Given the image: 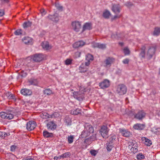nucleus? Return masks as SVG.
<instances>
[{
  "mask_svg": "<svg viewBox=\"0 0 160 160\" xmlns=\"http://www.w3.org/2000/svg\"><path fill=\"white\" fill-rule=\"evenodd\" d=\"M146 47L145 46H143L141 48V52L140 54V55L142 57L144 58L146 55L149 58H151L154 55L156 51V48L154 47L150 48L148 49L147 52L145 53V51Z\"/></svg>",
  "mask_w": 160,
  "mask_h": 160,
  "instance_id": "f257e3e1",
  "label": "nucleus"
},
{
  "mask_svg": "<svg viewBox=\"0 0 160 160\" xmlns=\"http://www.w3.org/2000/svg\"><path fill=\"white\" fill-rule=\"evenodd\" d=\"M0 116L2 118L8 120L11 119L15 116L13 112L12 111L1 112L0 113Z\"/></svg>",
  "mask_w": 160,
  "mask_h": 160,
  "instance_id": "f03ea898",
  "label": "nucleus"
},
{
  "mask_svg": "<svg viewBox=\"0 0 160 160\" xmlns=\"http://www.w3.org/2000/svg\"><path fill=\"white\" fill-rule=\"evenodd\" d=\"M128 148L131 152L133 153L137 152L138 151L137 144L135 141L130 142Z\"/></svg>",
  "mask_w": 160,
  "mask_h": 160,
  "instance_id": "7ed1b4c3",
  "label": "nucleus"
},
{
  "mask_svg": "<svg viewBox=\"0 0 160 160\" xmlns=\"http://www.w3.org/2000/svg\"><path fill=\"white\" fill-rule=\"evenodd\" d=\"M45 58V55L41 53H39L34 54L32 57L31 58L35 62H39L43 60Z\"/></svg>",
  "mask_w": 160,
  "mask_h": 160,
  "instance_id": "20e7f679",
  "label": "nucleus"
},
{
  "mask_svg": "<svg viewBox=\"0 0 160 160\" xmlns=\"http://www.w3.org/2000/svg\"><path fill=\"white\" fill-rule=\"evenodd\" d=\"M81 26V23L78 21H75L72 23V27L74 31L76 32H78Z\"/></svg>",
  "mask_w": 160,
  "mask_h": 160,
  "instance_id": "39448f33",
  "label": "nucleus"
},
{
  "mask_svg": "<svg viewBox=\"0 0 160 160\" xmlns=\"http://www.w3.org/2000/svg\"><path fill=\"white\" fill-rule=\"evenodd\" d=\"M109 131V129L107 127L103 126L101 128L100 133L103 138H107L108 137Z\"/></svg>",
  "mask_w": 160,
  "mask_h": 160,
  "instance_id": "423d86ee",
  "label": "nucleus"
},
{
  "mask_svg": "<svg viewBox=\"0 0 160 160\" xmlns=\"http://www.w3.org/2000/svg\"><path fill=\"white\" fill-rule=\"evenodd\" d=\"M117 91L120 95H122L126 92V87L123 85H120L118 86Z\"/></svg>",
  "mask_w": 160,
  "mask_h": 160,
  "instance_id": "0eeeda50",
  "label": "nucleus"
},
{
  "mask_svg": "<svg viewBox=\"0 0 160 160\" xmlns=\"http://www.w3.org/2000/svg\"><path fill=\"white\" fill-rule=\"evenodd\" d=\"M115 61V59L112 57H108L104 62V66L106 67H109Z\"/></svg>",
  "mask_w": 160,
  "mask_h": 160,
  "instance_id": "6e6552de",
  "label": "nucleus"
},
{
  "mask_svg": "<svg viewBox=\"0 0 160 160\" xmlns=\"http://www.w3.org/2000/svg\"><path fill=\"white\" fill-rule=\"evenodd\" d=\"M36 126V123L34 121H30L27 124V129L28 131L33 130Z\"/></svg>",
  "mask_w": 160,
  "mask_h": 160,
  "instance_id": "1a4fd4ad",
  "label": "nucleus"
},
{
  "mask_svg": "<svg viewBox=\"0 0 160 160\" xmlns=\"http://www.w3.org/2000/svg\"><path fill=\"white\" fill-rule=\"evenodd\" d=\"M92 28V24L91 22H86L83 26L81 33H83L86 30H90Z\"/></svg>",
  "mask_w": 160,
  "mask_h": 160,
  "instance_id": "9d476101",
  "label": "nucleus"
},
{
  "mask_svg": "<svg viewBox=\"0 0 160 160\" xmlns=\"http://www.w3.org/2000/svg\"><path fill=\"white\" fill-rule=\"evenodd\" d=\"M83 93L79 92H74L72 93V96L74 98H75L79 100H80L83 98Z\"/></svg>",
  "mask_w": 160,
  "mask_h": 160,
  "instance_id": "9b49d317",
  "label": "nucleus"
},
{
  "mask_svg": "<svg viewBox=\"0 0 160 160\" xmlns=\"http://www.w3.org/2000/svg\"><path fill=\"white\" fill-rule=\"evenodd\" d=\"M110 85V81L107 79L104 80L103 82L99 83L100 87L102 89H105L108 87Z\"/></svg>",
  "mask_w": 160,
  "mask_h": 160,
  "instance_id": "f8f14e48",
  "label": "nucleus"
},
{
  "mask_svg": "<svg viewBox=\"0 0 160 160\" xmlns=\"http://www.w3.org/2000/svg\"><path fill=\"white\" fill-rule=\"evenodd\" d=\"M21 93L25 96H30L32 93V91L27 88H23L21 90Z\"/></svg>",
  "mask_w": 160,
  "mask_h": 160,
  "instance_id": "ddd939ff",
  "label": "nucleus"
},
{
  "mask_svg": "<svg viewBox=\"0 0 160 160\" xmlns=\"http://www.w3.org/2000/svg\"><path fill=\"white\" fill-rule=\"evenodd\" d=\"M84 130L90 134L93 133L94 129L93 127L88 123H86L85 125Z\"/></svg>",
  "mask_w": 160,
  "mask_h": 160,
  "instance_id": "4468645a",
  "label": "nucleus"
},
{
  "mask_svg": "<svg viewBox=\"0 0 160 160\" xmlns=\"http://www.w3.org/2000/svg\"><path fill=\"white\" fill-rule=\"evenodd\" d=\"M119 131L120 132L124 137H129L130 135V132L127 130L123 128H120Z\"/></svg>",
  "mask_w": 160,
  "mask_h": 160,
  "instance_id": "2eb2a0df",
  "label": "nucleus"
},
{
  "mask_svg": "<svg viewBox=\"0 0 160 160\" xmlns=\"http://www.w3.org/2000/svg\"><path fill=\"white\" fill-rule=\"evenodd\" d=\"M146 115V113L143 111H139L135 116V117L136 118L140 120L144 118Z\"/></svg>",
  "mask_w": 160,
  "mask_h": 160,
  "instance_id": "dca6fc26",
  "label": "nucleus"
},
{
  "mask_svg": "<svg viewBox=\"0 0 160 160\" xmlns=\"http://www.w3.org/2000/svg\"><path fill=\"white\" fill-rule=\"evenodd\" d=\"M22 41L25 44H32L33 43L32 38L28 37H24L22 39Z\"/></svg>",
  "mask_w": 160,
  "mask_h": 160,
  "instance_id": "f3484780",
  "label": "nucleus"
},
{
  "mask_svg": "<svg viewBox=\"0 0 160 160\" xmlns=\"http://www.w3.org/2000/svg\"><path fill=\"white\" fill-rule=\"evenodd\" d=\"M85 44V42L82 41L75 42L73 44V47L75 48L82 47Z\"/></svg>",
  "mask_w": 160,
  "mask_h": 160,
  "instance_id": "a211bd4d",
  "label": "nucleus"
},
{
  "mask_svg": "<svg viewBox=\"0 0 160 160\" xmlns=\"http://www.w3.org/2000/svg\"><path fill=\"white\" fill-rule=\"evenodd\" d=\"M92 47L93 48H97L102 49H104L106 48L105 44L98 43H92Z\"/></svg>",
  "mask_w": 160,
  "mask_h": 160,
  "instance_id": "6ab92c4d",
  "label": "nucleus"
},
{
  "mask_svg": "<svg viewBox=\"0 0 160 160\" xmlns=\"http://www.w3.org/2000/svg\"><path fill=\"white\" fill-rule=\"evenodd\" d=\"M90 62L87 61V62H85V68H84V65L83 64H82L80 66L79 68V69L82 72H85L87 71L88 68L87 67L90 64Z\"/></svg>",
  "mask_w": 160,
  "mask_h": 160,
  "instance_id": "aec40b11",
  "label": "nucleus"
},
{
  "mask_svg": "<svg viewBox=\"0 0 160 160\" xmlns=\"http://www.w3.org/2000/svg\"><path fill=\"white\" fill-rule=\"evenodd\" d=\"M118 141V138L115 135H112L109 138V142L113 144L116 143Z\"/></svg>",
  "mask_w": 160,
  "mask_h": 160,
  "instance_id": "412c9836",
  "label": "nucleus"
},
{
  "mask_svg": "<svg viewBox=\"0 0 160 160\" xmlns=\"http://www.w3.org/2000/svg\"><path fill=\"white\" fill-rule=\"evenodd\" d=\"M41 45L43 48L46 50H50L52 48V46L47 42H43Z\"/></svg>",
  "mask_w": 160,
  "mask_h": 160,
  "instance_id": "4be33fe9",
  "label": "nucleus"
},
{
  "mask_svg": "<svg viewBox=\"0 0 160 160\" xmlns=\"http://www.w3.org/2000/svg\"><path fill=\"white\" fill-rule=\"evenodd\" d=\"M48 17L49 19L55 22H57L59 20L58 15L57 13L53 16L49 15Z\"/></svg>",
  "mask_w": 160,
  "mask_h": 160,
  "instance_id": "5701e85b",
  "label": "nucleus"
},
{
  "mask_svg": "<svg viewBox=\"0 0 160 160\" xmlns=\"http://www.w3.org/2000/svg\"><path fill=\"white\" fill-rule=\"evenodd\" d=\"M96 139V135L91 136L90 138H87L85 140L84 142L88 145L91 143V142Z\"/></svg>",
  "mask_w": 160,
  "mask_h": 160,
  "instance_id": "b1692460",
  "label": "nucleus"
},
{
  "mask_svg": "<svg viewBox=\"0 0 160 160\" xmlns=\"http://www.w3.org/2000/svg\"><path fill=\"white\" fill-rule=\"evenodd\" d=\"M145 127V126L143 124L140 123H137L134 125L133 128L137 130H141L143 129Z\"/></svg>",
  "mask_w": 160,
  "mask_h": 160,
  "instance_id": "393cba45",
  "label": "nucleus"
},
{
  "mask_svg": "<svg viewBox=\"0 0 160 160\" xmlns=\"http://www.w3.org/2000/svg\"><path fill=\"white\" fill-rule=\"evenodd\" d=\"M142 139L144 144L147 146H149L152 144V141L146 138L142 137Z\"/></svg>",
  "mask_w": 160,
  "mask_h": 160,
  "instance_id": "a878e982",
  "label": "nucleus"
},
{
  "mask_svg": "<svg viewBox=\"0 0 160 160\" xmlns=\"http://www.w3.org/2000/svg\"><path fill=\"white\" fill-rule=\"evenodd\" d=\"M56 125L52 121L49 122L47 124L48 129L52 130L55 129L56 128Z\"/></svg>",
  "mask_w": 160,
  "mask_h": 160,
  "instance_id": "bb28decb",
  "label": "nucleus"
},
{
  "mask_svg": "<svg viewBox=\"0 0 160 160\" xmlns=\"http://www.w3.org/2000/svg\"><path fill=\"white\" fill-rule=\"evenodd\" d=\"M64 122L68 126L71 125L72 121L71 118L68 116H66L65 118Z\"/></svg>",
  "mask_w": 160,
  "mask_h": 160,
  "instance_id": "cd10ccee",
  "label": "nucleus"
},
{
  "mask_svg": "<svg viewBox=\"0 0 160 160\" xmlns=\"http://www.w3.org/2000/svg\"><path fill=\"white\" fill-rule=\"evenodd\" d=\"M112 10L116 14L119 13L120 12L119 8L118 5H114L113 6Z\"/></svg>",
  "mask_w": 160,
  "mask_h": 160,
  "instance_id": "c85d7f7f",
  "label": "nucleus"
},
{
  "mask_svg": "<svg viewBox=\"0 0 160 160\" xmlns=\"http://www.w3.org/2000/svg\"><path fill=\"white\" fill-rule=\"evenodd\" d=\"M40 117L42 118L47 119L51 118V115H49L47 113L44 112L40 114Z\"/></svg>",
  "mask_w": 160,
  "mask_h": 160,
  "instance_id": "c756f323",
  "label": "nucleus"
},
{
  "mask_svg": "<svg viewBox=\"0 0 160 160\" xmlns=\"http://www.w3.org/2000/svg\"><path fill=\"white\" fill-rule=\"evenodd\" d=\"M90 134L89 132H87L84 129L82 132L80 136L82 138H85L89 136Z\"/></svg>",
  "mask_w": 160,
  "mask_h": 160,
  "instance_id": "7c9ffc66",
  "label": "nucleus"
},
{
  "mask_svg": "<svg viewBox=\"0 0 160 160\" xmlns=\"http://www.w3.org/2000/svg\"><path fill=\"white\" fill-rule=\"evenodd\" d=\"M160 34V28L156 27L155 29L153 32V35L154 36H158Z\"/></svg>",
  "mask_w": 160,
  "mask_h": 160,
  "instance_id": "2f4dec72",
  "label": "nucleus"
},
{
  "mask_svg": "<svg viewBox=\"0 0 160 160\" xmlns=\"http://www.w3.org/2000/svg\"><path fill=\"white\" fill-rule=\"evenodd\" d=\"M80 110L79 108H77L76 109H72L71 111V113L72 114L77 115L80 113Z\"/></svg>",
  "mask_w": 160,
  "mask_h": 160,
  "instance_id": "473e14b6",
  "label": "nucleus"
},
{
  "mask_svg": "<svg viewBox=\"0 0 160 160\" xmlns=\"http://www.w3.org/2000/svg\"><path fill=\"white\" fill-rule=\"evenodd\" d=\"M110 15V12L108 10H106L103 12V16L105 18H108Z\"/></svg>",
  "mask_w": 160,
  "mask_h": 160,
  "instance_id": "72a5a7b5",
  "label": "nucleus"
},
{
  "mask_svg": "<svg viewBox=\"0 0 160 160\" xmlns=\"http://www.w3.org/2000/svg\"><path fill=\"white\" fill-rule=\"evenodd\" d=\"M86 60L87 61L90 62L92 61L93 59V56L92 55L90 54H88L86 56Z\"/></svg>",
  "mask_w": 160,
  "mask_h": 160,
  "instance_id": "f704fd0d",
  "label": "nucleus"
},
{
  "mask_svg": "<svg viewBox=\"0 0 160 160\" xmlns=\"http://www.w3.org/2000/svg\"><path fill=\"white\" fill-rule=\"evenodd\" d=\"M152 130L154 133L157 134L160 133V128L154 127L152 128Z\"/></svg>",
  "mask_w": 160,
  "mask_h": 160,
  "instance_id": "c9c22d12",
  "label": "nucleus"
},
{
  "mask_svg": "<svg viewBox=\"0 0 160 160\" xmlns=\"http://www.w3.org/2000/svg\"><path fill=\"white\" fill-rule=\"evenodd\" d=\"M43 135L44 137L48 138L52 137L53 135L52 133H49L47 131H44L43 132Z\"/></svg>",
  "mask_w": 160,
  "mask_h": 160,
  "instance_id": "e433bc0d",
  "label": "nucleus"
},
{
  "mask_svg": "<svg viewBox=\"0 0 160 160\" xmlns=\"http://www.w3.org/2000/svg\"><path fill=\"white\" fill-rule=\"evenodd\" d=\"M74 137L73 135H70L68 137V141L69 143H72L73 141Z\"/></svg>",
  "mask_w": 160,
  "mask_h": 160,
  "instance_id": "4c0bfd02",
  "label": "nucleus"
},
{
  "mask_svg": "<svg viewBox=\"0 0 160 160\" xmlns=\"http://www.w3.org/2000/svg\"><path fill=\"white\" fill-rule=\"evenodd\" d=\"M145 158L144 156L141 153H139L137 156V158L138 160H141Z\"/></svg>",
  "mask_w": 160,
  "mask_h": 160,
  "instance_id": "58836bf2",
  "label": "nucleus"
},
{
  "mask_svg": "<svg viewBox=\"0 0 160 160\" xmlns=\"http://www.w3.org/2000/svg\"><path fill=\"white\" fill-rule=\"evenodd\" d=\"M43 92L44 94L47 95H49L52 93V90L50 89H45Z\"/></svg>",
  "mask_w": 160,
  "mask_h": 160,
  "instance_id": "ea45409f",
  "label": "nucleus"
},
{
  "mask_svg": "<svg viewBox=\"0 0 160 160\" xmlns=\"http://www.w3.org/2000/svg\"><path fill=\"white\" fill-rule=\"evenodd\" d=\"M114 144L109 142L107 145V149L108 151H110L112 150V147H113Z\"/></svg>",
  "mask_w": 160,
  "mask_h": 160,
  "instance_id": "a19ab883",
  "label": "nucleus"
},
{
  "mask_svg": "<svg viewBox=\"0 0 160 160\" xmlns=\"http://www.w3.org/2000/svg\"><path fill=\"white\" fill-rule=\"evenodd\" d=\"M31 25V23L29 21L25 22L23 24V27L24 28H27L30 26Z\"/></svg>",
  "mask_w": 160,
  "mask_h": 160,
  "instance_id": "79ce46f5",
  "label": "nucleus"
},
{
  "mask_svg": "<svg viewBox=\"0 0 160 160\" xmlns=\"http://www.w3.org/2000/svg\"><path fill=\"white\" fill-rule=\"evenodd\" d=\"M123 52L126 55H128L130 53V51L127 47L123 49Z\"/></svg>",
  "mask_w": 160,
  "mask_h": 160,
  "instance_id": "37998d69",
  "label": "nucleus"
},
{
  "mask_svg": "<svg viewBox=\"0 0 160 160\" xmlns=\"http://www.w3.org/2000/svg\"><path fill=\"white\" fill-rule=\"evenodd\" d=\"M22 32L21 29H18L16 30L14 34L16 35H19L22 34Z\"/></svg>",
  "mask_w": 160,
  "mask_h": 160,
  "instance_id": "c03bdc74",
  "label": "nucleus"
},
{
  "mask_svg": "<svg viewBox=\"0 0 160 160\" xmlns=\"http://www.w3.org/2000/svg\"><path fill=\"white\" fill-rule=\"evenodd\" d=\"M81 56V52L77 51L75 53L74 57L75 58H78L80 57Z\"/></svg>",
  "mask_w": 160,
  "mask_h": 160,
  "instance_id": "a18cd8bd",
  "label": "nucleus"
},
{
  "mask_svg": "<svg viewBox=\"0 0 160 160\" xmlns=\"http://www.w3.org/2000/svg\"><path fill=\"white\" fill-rule=\"evenodd\" d=\"M59 113L58 112H55L53 114L51 115V118H57L59 116Z\"/></svg>",
  "mask_w": 160,
  "mask_h": 160,
  "instance_id": "49530a36",
  "label": "nucleus"
},
{
  "mask_svg": "<svg viewBox=\"0 0 160 160\" xmlns=\"http://www.w3.org/2000/svg\"><path fill=\"white\" fill-rule=\"evenodd\" d=\"M72 61V59H67L65 61V64L66 65H69L71 63Z\"/></svg>",
  "mask_w": 160,
  "mask_h": 160,
  "instance_id": "de8ad7c7",
  "label": "nucleus"
},
{
  "mask_svg": "<svg viewBox=\"0 0 160 160\" xmlns=\"http://www.w3.org/2000/svg\"><path fill=\"white\" fill-rule=\"evenodd\" d=\"M6 135H7V134L4 132H0V137L2 138H4Z\"/></svg>",
  "mask_w": 160,
  "mask_h": 160,
  "instance_id": "09e8293b",
  "label": "nucleus"
},
{
  "mask_svg": "<svg viewBox=\"0 0 160 160\" xmlns=\"http://www.w3.org/2000/svg\"><path fill=\"white\" fill-rule=\"evenodd\" d=\"M40 12L42 16H43L45 15L46 13L44 9L43 8L41 9L40 10Z\"/></svg>",
  "mask_w": 160,
  "mask_h": 160,
  "instance_id": "8fccbe9b",
  "label": "nucleus"
},
{
  "mask_svg": "<svg viewBox=\"0 0 160 160\" xmlns=\"http://www.w3.org/2000/svg\"><path fill=\"white\" fill-rule=\"evenodd\" d=\"M97 152L95 150H92L90 151L91 154L94 156H95L97 154Z\"/></svg>",
  "mask_w": 160,
  "mask_h": 160,
  "instance_id": "3c124183",
  "label": "nucleus"
},
{
  "mask_svg": "<svg viewBox=\"0 0 160 160\" xmlns=\"http://www.w3.org/2000/svg\"><path fill=\"white\" fill-rule=\"evenodd\" d=\"M129 61V60L128 58H126L123 60L122 61V62L124 64H126L128 63Z\"/></svg>",
  "mask_w": 160,
  "mask_h": 160,
  "instance_id": "603ef678",
  "label": "nucleus"
},
{
  "mask_svg": "<svg viewBox=\"0 0 160 160\" xmlns=\"http://www.w3.org/2000/svg\"><path fill=\"white\" fill-rule=\"evenodd\" d=\"M64 158H68L70 156V153L68 152H66L64 153Z\"/></svg>",
  "mask_w": 160,
  "mask_h": 160,
  "instance_id": "864d4df0",
  "label": "nucleus"
},
{
  "mask_svg": "<svg viewBox=\"0 0 160 160\" xmlns=\"http://www.w3.org/2000/svg\"><path fill=\"white\" fill-rule=\"evenodd\" d=\"M4 14V10L2 9H0V17L3 16Z\"/></svg>",
  "mask_w": 160,
  "mask_h": 160,
  "instance_id": "5fc2aeb1",
  "label": "nucleus"
},
{
  "mask_svg": "<svg viewBox=\"0 0 160 160\" xmlns=\"http://www.w3.org/2000/svg\"><path fill=\"white\" fill-rule=\"evenodd\" d=\"M16 146L14 145H12L11 147V150L12 151H14L16 148Z\"/></svg>",
  "mask_w": 160,
  "mask_h": 160,
  "instance_id": "6e6d98bb",
  "label": "nucleus"
},
{
  "mask_svg": "<svg viewBox=\"0 0 160 160\" xmlns=\"http://www.w3.org/2000/svg\"><path fill=\"white\" fill-rule=\"evenodd\" d=\"M55 6L59 10H61L62 9V7L61 6H60L58 4H56Z\"/></svg>",
  "mask_w": 160,
  "mask_h": 160,
  "instance_id": "4d7b16f0",
  "label": "nucleus"
},
{
  "mask_svg": "<svg viewBox=\"0 0 160 160\" xmlns=\"http://www.w3.org/2000/svg\"><path fill=\"white\" fill-rule=\"evenodd\" d=\"M121 17L120 15H116L112 18V19H114L117 18H119Z\"/></svg>",
  "mask_w": 160,
  "mask_h": 160,
  "instance_id": "13d9d810",
  "label": "nucleus"
},
{
  "mask_svg": "<svg viewBox=\"0 0 160 160\" xmlns=\"http://www.w3.org/2000/svg\"><path fill=\"white\" fill-rule=\"evenodd\" d=\"M24 160H34L33 158L32 157L28 158L27 159H25Z\"/></svg>",
  "mask_w": 160,
  "mask_h": 160,
  "instance_id": "bf43d9fd",
  "label": "nucleus"
},
{
  "mask_svg": "<svg viewBox=\"0 0 160 160\" xmlns=\"http://www.w3.org/2000/svg\"><path fill=\"white\" fill-rule=\"evenodd\" d=\"M58 159H59V157H57V156L54 157V159L55 160H57Z\"/></svg>",
  "mask_w": 160,
  "mask_h": 160,
  "instance_id": "052dcab7",
  "label": "nucleus"
},
{
  "mask_svg": "<svg viewBox=\"0 0 160 160\" xmlns=\"http://www.w3.org/2000/svg\"><path fill=\"white\" fill-rule=\"evenodd\" d=\"M62 158H64V154H62L59 156V159Z\"/></svg>",
  "mask_w": 160,
  "mask_h": 160,
  "instance_id": "680f3d73",
  "label": "nucleus"
},
{
  "mask_svg": "<svg viewBox=\"0 0 160 160\" xmlns=\"http://www.w3.org/2000/svg\"><path fill=\"white\" fill-rule=\"evenodd\" d=\"M2 2H8V0H2Z\"/></svg>",
  "mask_w": 160,
  "mask_h": 160,
  "instance_id": "e2e57ef3",
  "label": "nucleus"
},
{
  "mask_svg": "<svg viewBox=\"0 0 160 160\" xmlns=\"http://www.w3.org/2000/svg\"><path fill=\"white\" fill-rule=\"evenodd\" d=\"M26 75H27V74L26 73H24L22 74V77H25Z\"/></svg>",
  "mask_w": 160,
  "mask_h": 160,
  "instance_id": "0e129e2a",
  "label": "nucleus"
},
{
  "mask_svg": "<svg viewBox=\"0 0 160 160\" xmlns=\"http://www.w3.org/2000/svg\"><path fill=\"white\" fill-rule=\"evenodd\" d=\"M157 113L158 116H160V111L158 112H157Z\"/></svg>",
  "mask_w": 160,
  "mask_h": 160,
  "instance_id": "69168bd1",
  "label": "nucleus"
},
{
  "mask_svg": "<svg viewBox=\"0 0 160 160\" xmlns=\"http://www.w3.org/2000/svg\"><path fill=\"white\" fill-rule=\"evenodd\" d=\"M119 44L121 46H122L123 45V43L122 42H120Z\"/></svg>",
  "mask_w": 160,
  "mask_h": 160,
  "instance_id": "338daca9",
  "label": "nucleus"
},
{
  "mask_svg": "<svg viewBox=\"0 0 160 160\" xmlns=\"http://www.w3.org/2000/svg\"><path fill=\"white\" fill-rule=\"evenodd\" d=\"M32 84H33V85H37V83H35V84H34V83H32Z\"/></svg>",
  "mask_w": 160,
  "mask_h": 160,
  "instance_id": "774afa93",
  "label": "nucleus"
}]
</instances>
